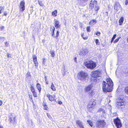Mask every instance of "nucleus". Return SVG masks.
I'll return each instance as SVG.
<instances>
[{"label": "nucleus", "mask_w": 128, "mask_h": 128, "mask_svg": "<svg viewBox=\"0 0 128 128\" xmlns=\"http://www.w3.org/2000/svg\"><path fill=\"white\" fill-rule=\"evenodd\" d=\"M103 90L104 92H110L112 91L113 84L112 80L110 78L106 79V82L103 81L102 82Z\"/></svg>", "instance_id": "1"}, {"label": "nucleus", "mask_w": 128, "mask_h": 128, "mask_svg": "<svg viewBox=\"0 0 128 128\" xmlns=\"http://www.w3.org/2000/svg\"><path fill=\"white\" fill-rule=\"evenodd\" d=\"M78 77L79 79L86 82L88 78V75L87 73L85 72H81L78 73Z\"/></svg>", "instance_id": "2"}, {"label": "nucleus", "mask_w": 128, "mask_h": 128, "mask_svg": "<svg viewBox=\"0 0 128 128\" xmlns=\"http://www.w3.org/2000/svg\"><path fill=\"white\" fill-rule=\"evenodd\" d=\"M85 65L88 68L91 69L94 68L96 66L95 62L92 60H89L84 63Z\"/></svg>", "instance_id": "3"}, {"label": "nucleus", "mask_w": 128, "mask_h": 128, "mask_svg": "<svg viewBox=\"0 0 128 128\" xmlns=\"http://www.w3.org/2000/svg\"><path fill=\"white\" fill-rule=\"evenodd\" d=\"M101 73L100 71L97 70L92 72H91V76L94 77V82L96 80V77L97 76H100Z\"/></svg>", "instance_id": "4"}, {"label": "nucleus", "mask_w": 128, "mask_h": 128, "mask_svg": "<svg viewBox=\"0 0 128 128\" xmlns=\"http://www.w3.org/2000/svg\"><path fill=\"white\" fill-rule=\"evenodd\" d=\"M106 124L104 120H98L97 122L96 126L97 128H102Z\"/></svg>", "instance_id": "5"}, {"label": "nucleus", "mask_w": 128, "mask_h": 128, "mask_svg": "<svg viewBox=\"0 0 128 128\" xmlns=\"http://www.w3.org/2000/svg\"><path fill=\"white\" fill-rule=\"evenodd\" d=\"M98 112L100 113L102 116V120H104V119H105L106 114L105 110L102 108H100L98 110Z\"/></svg>", "instance_id": "6"}, {"label": "nucleus", "mask_w": 128, "mask_h": 128, "mask_svg": "<svg viewBox=\"0 0 128 128\" xmlns=\"http://www.w3.org/2000/svg\"><path fill=\"white\" fill-rule=\"evenodd\" d=\"M88 49L86 48H83L79 52V54L82 56L86 55L88 52Z\"/></svg>", "instance_id": "7"}, {"label": "nucleus", "mask_w": 128, "mask_h": 128, "mask_svg": "<svg viewBox=\"0 0 128 128\" xmlns=\"http://www.w3.org/2000/svg\"><path fill=\"white\" fill-rule=\"evenodd\" d=\"M96 104V102H95L94 100L92 99L89 102L88 107L89 108H92L94 107Z\"/></svg>", "instance_id": "8"}, {"label": "nucleus", "mask_w": 128, "mask_h": 128, "mask_svg": "<svg viewBox=\"0 0 128 128\" xmlns=\"http://www.w3.org/2000/svg\"><path fill=\"white\" fill-rule=\"evenodd\" d=\"M25 2L23 1H21L20 3L19 6L20 10V11L23 12L25 10Z\"/></svg>", "instance_id": "9"}, {"label": "nucleus", "mask_w": 128, "mask_h": 128, "mask_svg": "<svg viewBox=\"0 0 128 128\" xmlns=\"http://www.w3.org/2000/svg\"><path fill=\"white\" fill-rule=\"evenodd\" d=\"M114 123L117 128H120L121 127L122 124L120 120H114Z\"/></svg>", "instance_id": "10"}, {"label": "nucleus", "mask_w": 128, "mask_h": 128, "mask_svg": "<svg viewBox=\"0 0 128 128\" xmlns=\"http://www.w3.org/2000/svg\"><path fill=\"white\" fill-rule=\"evenodd\" d=\"M97 2L96 0L93 1L91 0L90 1V6L92 9L93 8L94 6L97 5Z\"/></svg>", "instance_id": "11"}, {"label": "nucleus", "mask_w": 128, "mask_h": 128, "mask_svg": "<svg viewBox=\"0 0 128 128\" xmlns=\"http://www.w3.org/2000/svg\"><path fill=\"white\" fill-rule=\"evenodd\" d=\"M114 9L116 11H117L119 10H120L121 8V6L119 4L118 2L116 3L114 5Z\"/></svg>", "instance_id": "12"}, {"label": "nucleus", "mask_w": 128, "mask_h": 128, "mask_svg": "<svg viewBox=\"0 0 128 128\" xmlns=\"http://www.w3.org/2000/svg\"><path fill=\"white\" fill-rule=\"evenodd\" d=\"M32 57L33 62L35 64V66L36 67H37L38 66V62L37 60V57L35 55H34Z\"/></svg>", "instance_id": "13"}, {"label": "nucleus", "mask_w": 128, "mask_h": 128, "mask_svg": "<svg viewBox=\"0 0 128 128\" xmlns=\"http://www.w3.org/2000/svg\"><path fill=\"white\" fill-rule=\"evenodd\" d=\"M54 26L57 28H60V25L59 24V22L55 19L54 20Z\"/></svg>", "instance_id": "14"}, {"label": "nucleus", "mask_w": 128, "mask_h": 128, "mask_svg": "<svg viewBox=\"0 0 128 128\" xmlns=\"http://www.w3.org/2000/svg\"><path fill=\"white\" fill-rule=\"evenodd\" d=\"M93 86L92 84H91L86 88L85 90L86 92H88L90 90Z\"/></svg>", "instance_id": "15"}, {"label": "nucleus", "mask_w": 128, "mask_h": 128, "mask_svg": "<svg viewBox=\"0 0 128 128\" xmlns=\"http://www.w3.org/2000/svg\"><path fill=\"white\" fill-rule=\"evenodd\" d=\"M76 123L78 126L80 128H84L83 125L80 120H77Z\"/></svg>", "instance_id": "16"}, {"label": "nucleus", "mask_w": 128, "mask_h": 128, "mask_svg": "<svg viewBox=\"0 0 128 128\" xmlns=\"http://www.w3.org/2000/svg\"><path fill=\"white\" fill-rule=\"evenodd\" d=\"M96 22V20H91L89 22V24L91 26H92L95 24Z\"/></svg>", "instance_id": "17"}, {"label": "nucleus", "mask_w": 128, "mask_h": 128, "mask_svg": "<svg viewBox=\"0 0 128 128\" xmlns=\"http://www.w3.org/2000/svg\"><path fill=\"white\" fill-rule=\"evenodd\" d=\"M89 96L90 97H92L95 94V92L93 90H91L88 93Z\"/></svg>", "instance_id": "18"}, {"label": "nucleus", "mask_w": 128, "mask_h": 128, "mask_svg": "<svg viewBox=\"0 0 128 128\" xmlns=\"http://www.w3.org/2000/svg\"><path fill=\"white\" fill-rule=\"evenodd\" d=\"M36 87L40 93L41 90V88L40 84L38 83H37L36 84Z\"/></svg>", "instance_id": "19"}, {"label": "nucleus", "mask_w": 128, "mask_h": 128, "mask_svg": "<svg viewBox=\"0 0 128 128\" xmlns=\"http://www.w3.org/2000/svg\"><path fill=\"white\" fill-rule=\"evenodd\" d=\"M124 18L123 17H122L119 20L118 22L120 24L119 25H121L122 24Z\"/></svg>", "instance_id": "20"}, {"label": "nucleus", "mask_w": 128, "mask_h": 128, "mask_svg": "<svg viewBox=\"0 0 128 128\" xmlns=\"http://www.w3.org/2000/svg\"><path fill=\"white\" fill-rule=\"evenodd\" d=\"M57 11L56 10H55L54 12H52V14L54 16H57Z\"/></svg>", "instance_id": "21"}, {"label": "nucleus", "mask_w": 128, "mask_h": 128, "mask_svg": "<svg viewBox=\"0 0 128 128\" xmlns=\"http://www.w3.org/2000/svg\"><path fill=\"white\" fill-rule=\"evenodd\" d=\"M51 88L52 90L53 91H55L56 90V88L54 86V85L53 84V83H52V85L51 87Z\"/></svg>", "instance_id": "22"}, {"label": "nucleus", "mask_w": 128, "mask_h": 128, "mask_svg": "<svg viewBox=\"0 0 128 128\" xmlns=\"http://www.w3.org/2000/svg\"><path fill=\"white\" fill-rule=\"evenodd\" d=\"M50 53L51 54L52 56V57H54V56L55 54H54V50H51L50 51Z\"/></svg>", "instance_id": "23"}, {"label": "nucleus", "mask_w": 128, "mask_h": 128, "mask_svg": "<svg viewBox=\"0 0 128 128\" xmlns=\"http://www.w3.org/2000/svg\"><path fill=\"white\" fill-rule=\"evenodd\" d=\"M87 122L88 124H89L90 125L91 127H92L93 125L92 122H91L90 120H87Z\"/></svg>", "instance_id": "24"}, {"label": "nucleus", "mask_w": 128, "mask_h": 128, "mask_svg": "<svg viewBox=\"0 0 128 128\" xmlns=\"http://www.w3.org/2000/svg\"><path fill=\"white\" fill-rule=\"evenodd\" d=\"M84 33H82L81 34V36L82 37L84 40H86L88 38L87 37H84Z\"/></svg>", "instance_id": "25"}, {"label": "nucleus", "mask_w": 128, "mask_h": 128, "mask_svg": "<svg viewBox=\"0 0 128 128\" xmlns=\"http://www.w3.org/2000/svg\"><path fill=\"white\" fill-rule=\"evenodd\" d=\"M116 34H115L113 36V37L112 38V40H111V43H112L113 42V41L114 39L116 38Z\"/></svg>", "instance_id": "26"}, {"label": "nucleus", "mask_w": 128, "mask_h": 128, "mask_svg": "<svg viewBox=\"0 0 128 128\" xmlns=\"http://www.w3.org/2000/svg\"><path fill=\"white\" fill-rule=\"evenodd\" d=\"M94 8V10L96 11H98L99 9V7L97 5L95 6Z\"/></svg>", "instance_id": "27"}, {"label": "nucleus", "mask_w": 128, "mask_h": 128, "mask_svg": "<svg viewBox=\"0 0 128 128\" xmlns=\"http://www.w3.org/2000/svg\"><path fill=\"white\" fill-rule=\"evenodd\" d=\"M59 33V31H57L56 32V36L55 37L56 38V39H57L58 38V36Z\"/></svg>", "instance_id": "28"}, {"label": "nucleus", "mask_w": 128, "mask_h": 128, "mask_svg": "<svg viewBox=\"0 0 128 128\" xmlns=\"http://www.w3.org/2000/svg\"><path fill=\"white\" fill-rule=\"evenodd\" d=\"M43 106L44 107V108L45 110H48V108L46 105L45 104L43 105Z\"/></svg>", "instance_id": "29"}, {"label": "nucleus", "mask_w": 128, "mask_h": 128, "mask_svg": "<svg viewBox=\"0 0 128 128\" xmlns=\"http://www.w3.org/2000/svg\"><path fill=\"white\" fill-rule=\"evenodd\" d=\"M12 115H11L10 117V120H15V117H12Z\"/></svg>", "instance_id": "30"}, {"label": "nucleus", "mask_w": 128, "mask_h": 128, "mask_svg": "<svg viewBox=\"0 0 128 128\" xmlns=\"http://www.w3.org/2000/svg\"><path fill=\"white\" fill-rule=\"evenodd\" d=\"M49 100L51 101L54 100V99L53 97L51 96H50V97H49Z\"/></svg>", "instance_id": "31"}, {"label": "nucleus", "mask_w": 128, "mask_h": 128, "mask_svg": "<svg viewBox=\"0 0 128 128\" xmlns=\"http://www.w3.org/2000/svg\"><path fill=\"white\" fill-rule=\"evenodd\" d=\"M121 38V37L120 36L119 37L117 38L116 39L115 41H114V43H116Z\"/></svg>", "instance_id": "32"}, {"label": "nucleus", "mask_w": 128, "mask_h": 128, "mask_svg": "<svg viewBox=\"0 0 128 128\" xmlns=\"http://www.w3.org/2000/svg\"><path fill=\"white\" fill-rule=\"evenodd\" d=\"M88 0H81V2L82 3L85 2V5L86 4V2H87Z\"/></svg>", "instance_id": "33"}, {"label": "nucleus", "mask_w": 128, "mask_h": 128, "mask_svg": "<svg viewBox=\"0 0 128 128\" xmlns=\"http://www.w3.org/2000/svg\"><path fill=\"white\" fill-rule=\"evenodd\" d=\"M96 45H99L100 44V42L99 40L98 39L96 40Z\"/></svg>", "instance_id": "34"}, {"label": "nucleus", "mask_w": 128, "mask_h": 128, "mask_svg": "<svg viewBox=\"0 0 128 128\" xmlns=\"http://www.w3.org/2000/svg\"><path fill=\"white\" fill-rule=\"evenodd\" d=\"M30 88L31 89L32 92L35 91L34 88L32 86H31L30 87Z\"/></svg>", "instance_id": "35"}, {"label": "nucleus", "mask_w": 128, "mask_h": 128, "mask_svg": "<svg viewBox=\"0 0 128 128\" xmlns=\"http://www.w3.org/2000/svg\"><path fill=\"white\" fill-rule=\"evenodd\" d=\"M55 30V28L54 26H52L51 27V28L50 29V30L51 31H53L54 32Z\"/></svg>", "instance_id": "36"}, {"label": "nucleus", "mask_w": 128, "mask_h": 128, "mask_svg": "<svg viewBox=\"0 0 128 128\" xmlns=\"http://www.w3.org/2000/svg\"><path fill=\"white\" fill-rule=\"evenodd\" d=\"M125 91L128 94V86L126 88H125Z\"/></svg>", "instance_id": "37"}, {"label": "nucleus", "mask_w": 128, "mask_h": 128, "mask_svg": "<svg viewBox=\"0 0 128 128\" xmlns=\"http://www.w3.org/2000/svg\"><path fill=\"white\" fill-rule=\"evenodd\" d=\"M90 26H88L86 28V30L88 32H90Z\"/></svg>", "instance_id": "38"}, {"label": "nucleus", "mask_w": 128, "mask_h": 128, "mask_svg": "<svg viewBox=\"0 0 128 128\" xmlns=\"http://www.w3.org/2000/svg\"><path fill=\"white\" fill-rule=\"evenodd\" d=\"M32 93L33 94V95L34 97H37L36 93V92L35 91H34L33 92H32Z\"/></svg>", "instance_id": "39"}, {"label": "nucleus", "mask_w": 128, "mask_h": 128, "mask_svg": "<svg viewBox=\"0 0 128 128\" xmlns=\"http://www.w3.org/2000/svg\"><path fill=\"white\" fill-rule=\"evenodd\" d=\"M4 9V7L0 6V14L1 13V11Z\"/></svg>", "instance_id": "40"}, {"label": "nucleus", "mask_w": 128, "mask_h": 128, "mask_svg": "<svg viewBox=\"0 0 128 128\" xmlns=\"http://www.w3.org/2000/svg\"><path fill=\"white\" fill-rule=\"evenodd\" d=\"M4 44L6 46H9V43L7 42H4Z\"/></svg>", "instance_id": "41"}, {"label": "nucleus", "mask_w": 128, "mask_h": 128, "mask_svg": "<svg viewBox=\"0 0 128 128\" xmlns=\"http://www.w3.org/2000/svg\"><path fill=\"white\" fill-rule=\"evenodd\" d=\"M123 104V103H120V102H118V104H117V105L118 106V108H120V106H121V104Z\"/></svg>", "instance_id": "42"}, {"label": "nucleus", "mask_w": 128, "mask_h": 128, "mask_svg": "<svg viewBox=\"0 0 128 128\" xmlns=\"http://www.w3.org/2000/svg\"><path fill=\"white\" fill-rule=\"evenodd\" d=\"M27 77H30V78L31 75L30 74V72H28L27 74Z\"/></svg>", "instance_id": "43"}, {"label": "nucleus", "mask_w": 128, "mask_h": 128, "mask_svg": "<svg viewBox=\"0 0 128 128\" xmlns=\"http://www.w3.org/2000/svg\"><path fill=\"white\" fill-rule=\"evenodd\" d=\"M29 98H30V101L32 100V101H33L32 99V96L30 94H29Z\"/></svg>", "instance_id": "44"}, {"label": "nucleus", "mask_w": 128, "mask_h": 128, "mask_svg": "<svg viewBox=\"0 0 128 128\" xmlns=\"http://www.w3.org/2000/svg\"><path fill=\"white\" fill-rule=\"evenodd\" d=\"M46 59L45 58H43L42 59V64H43L44 65H45V62H46Z\"/></svg>", "instance_id": "45"}, {"label": "nucleus", "mask_w": 128, "mask_h": 128, "mask_svg": "<svg viewBox=\"0 0 128 128\" xmlns=\"http://www.w3.org/2000/svg\"><path fill=\"white\" fill-rule=\"evenodd\" d=\"M38 3H39V5L40 6H42L43 4H42V1H38Z\"/></svg>", "instance_id": "46"}, {"label": "nucleus", "mask_w": 128, "mask_h": 128, "mask_svg": "<svg viewBox=\"0 0 128 128\" xmlns=\"http://www.w3.org/2000/svg\"><path fill=\"white\" fill-rule=\"evenodd\" d=\"M96 34L97 36H99L100 34V32H96L95 34Z\"/></svg>", "instance_id": "47"}, {"label": "nucleus", "mask_w": 128, "mask_h": 128, "mask_svg": "<svg viewBox=\"0 0 128 128\" xmlns=\"http://www.w3.org/2000/svg\"><path fill=\"white\" fill-rule=\"evenodd\" d=\"M47 115L48 117L49 118V119H51V118H52V117H51V116L50 115V114H49L47 113Z\"/></svg>", "instance_id": "48"}, {"label": "nucleus", "mask_w": 128, "mask_h": 128, "mask_svg": "<svg viewBox=\"0 0 128 128\" xmlns=\"http://www.w3.org/2000/svg\"><path fill=\"white\" fill-rule=\"evenodd\" d=\"M123 100L122 99L120 98L119 100V101H118V102H120V103H123Z\"/></svg>", "instance_id": "49"}, {"label": "nucleus", "mask_w": 128, "mask_h": 128, "mask_svg": "<svg viewBox=\"0 0 128 128\" xmlns=\"http://www.w3.org/2000/svg\"><path fill=\"white\" fill-rule=\"evenodd\" d=\"M7 56L8 58H11V55L8 53L7 54Z\"/></svg>", "instance_id": "50"}, {"label": "nucleus", "mask_w": 128, "mask_h": 128, "mask_svg": "<svg viewBox=\"0 0 128 128\" xmlns=\"http://www.w3.org/2000/svg\"><path fill=\"white\" fill-rule=\"evenodd\" d=\"M124 103H123V104H122H122L120 107L121 108H123V107H124Z\"/></svg>", "instance_id": "51"}, {"label": "nucleus", "mask_w": 128, "mask_h": 128, "mask_svg": "<svg viewBox=\"0 0 128 128\" xmlns=\"http://www.w3.org/2000/svg\"><path fill=\"white\" fill-rule=\"evenodd\" d=\"M113 120H120V119H119V118L118 117H116V118H114V119H113Z\"/></svg>", "instance_id": "52"}, {"label": "nucleus", "mask_w": 128, "mask_h": 128, "mask_svg": "<svg viewBox=\"0 0 128 128\" xmlns=\"http://www.w3.org/2000/svg\"><path fill=\"white\" fill-rule=\"evenodd\" d=\"M126 2H125V4L127 5L128 4V0H126Z\"/></svg>", "instance_id": "53"}, {"label": "nucleus", "mask_w": 128, "mask_h": 128, "mask_svg": "<svg viewBox=\"0 0 128 128\" xmlns=\"http://www.w3.org/2000/svg\"><path fill=\"white\" fill-rule=\"evenodd\" d=\"M2 104V100H0V106Z\"/></svg>", "instance_id": "54"}, {"label": "nucleus", "mask_w": 128, "mask_h": 128, "mask_svg": "<svg viewBox=\"0 0 128 128\" xmlns=\"http://www.w3.org/2000/svg\"><path fill=\"white\" fill-rule=\"evenodd\" d=\"M51 96L50 95V94H47L46 95V96L48 98H49V97H50V96Z\"/></svg>", "instance_id": "55"}, {"label": "nucleus", "mask_w": 128, "mask_h": 128, "mask_svg": "<svg viewBox=\"0 0 128 128\" xmlns=\"http://www.w3.org/2000/svg\"><path fill=\"white\" fill-rule=\"evenodd\" d=\"M7 14V13L6 12H5L4 14V15L6 16Z\"/></svg>", "instance_id": "56"}, {"label": "nucleus", "mask_w": 128, "mask_h": 128, "mask_svg": "<svg viewBox=\"0 0 128 128\" xmlns=\"http://www.w3.org/2000/svg\"><path fill=\"white\" fill-rule=\"evenodd\" d=\"M58 104H62V102L61 101H58Z\"/></svg>", "instance_id": "57"}, {"label": "nucleus", "mask_w": 128, "mask_h": 128, "mask_svg": "<svg viewBox=\"0 0 128 128\" xmlns=\"http://www.w3.org/2000/svg\"><path fill=\"white\" fill-rule=\"evenodd\" d=\"M76 58H75L74 59V61L75 62H76Z\"/></svg>", "instance_id": "58"}, {"label": "nucleus", "mask_w": 128, "mask_h": 128, "mask_svg": "<svg viewBox=\"0 0 128 128\" xmlns=\"http://www.w3.org/2000/svg\"><path fill=\"white\" fill-rule=\"evenodd\" d=\"M45 81H46V80H47V78L46 76H45Z\"/></svg>", "instance_id": "59"}, {"label": "nucleus", "mask_w": 128, "mask_h": 128, "mask_svg": "<svg viewBox=\"0 0 128 128\" xmlns=\"http://www.w3.org/2000/svg\"><path fill=\"white\" fill-rule=\"evenodd\" d=\"M54 32H53V31H52V36H53V35H54Z\"/></svg>", "instance_id": "60"}, {"label": "nucleus", "mask_w": 128, "mask_h": 128, "mask_svg": "<svg viewBox=\"0 0 128 128\" xmlns=\"http://www.w3.org/2000/svg\"><path fill=\"white\" fill-rule=\"evenodd\" d=\"M46 83L47 84H48V81H47V80H46Z\"/></svg>", "instance_id": "61"}, {"label": "nucleus", "mask_w": 128, "mask_h": 128, "mask_svg": "<svg viewBox=\"0 0 128 128\" xmlns=\"http://www.w3.org/2000/svg\"><path fill=\"white\" fill-rule=\"evenodd\" d=\"M2 29H4V27L3 26H2V27L1 28Z\"/></svg>", "instance_id": "62"}, {"label": "nucleus", "mask_w": 128, "mask_h": 128, "mask_svg": "<svg viewBox=\"0 0 128 128\" xmlns=\"http://www.w3.org/2000/svg\"><path fill=\"white\" fill-rule=\"evenodd\" d=\"M65 74V72H64V73H63V74H62L63 76Z\"/></svg>", "instance_id": "63"}, {"label": "nucleus", "mask_w": 128, "mask_h": 128, "mask_svg": "<svg viewBox=\"0 0 128 128\" xmlns=\"http://www.w3.org/2000/svg\"><path fill=\"white\" fill-rule=\"evenodd\" d=\"M0 128H3L2 126H0Z\"/></svg>", "instance_id": "64"}]
</instances>
